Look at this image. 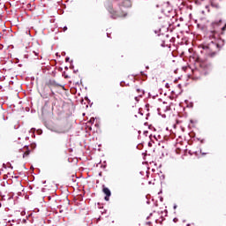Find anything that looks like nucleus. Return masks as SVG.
Listing matches in <instances>:
<instances>
[{
	"mask_svg": "<svg viewBox=\"0 0 226 226\" xmlns=\"http://www.w3.org/2000/svg\"><path fill=\"white\" fill-rule=\"evenodd\" d=\"M105 8L111 15V19H119V17H126V13L123 8H132V1L130 0H114L107 1Z\"/></svg>",
	"mask_w": 226,
	"mask_h": 226,
	"instance_id": "obj_1",
	"label": "nucleus"
},
{
	"mask_svg": "<svg viewBox=\"0 0 226 226\" xmlns=\"http://www.w3.org/2000/svg\"><path fill=\"white\" fill-rule=\"evenodd\" d=\"M166 87H169V83L166 84Z\"/></svg>",
	"mask_w": 226,
	"mask_h": 226,
	"instance_id": "obj_22",
	"label": "nucleus"
},
{
	"mask_svg": "<svg viewBox=\"0 0 226 226\" xmlns=\"http://www.w3.org/2000/svg\"><path fill=\"white\" fill-rule=\"evenodd\" d=\"M136 92L138 93V96L135 97L136 102H139L140 98H142V95L144 94V91L140 88H137Z\"/></svg>",
	"mask_w": 226,
	"mask_h": 226,
	"instance_id": "obj_8",
	"label": "nucleus"
},
{
	"mask_svg": "<svg viewBox=\"0 0 226 226\" xmlns=\"http://www.w3.org/2000/svg\"><path fill=\"white\" fill-rule=\"evenodd\" d=\"M189 52H192V49H189Z\"/></svg>",
	"mask_w": 226,
	"mask_h": 226,
	"instance_id": "obj_25",
	"label": "nucleus"
},
{
	"mask_svg": "<svg viewBox=\"0 0 226 226\" xmlns=\"http://www.w3.org/2000/svg\"><path fill=\"white\" fill-rule=\"evenodd\" d=\"M177 87H178V89H181V84H178Z\"/></svg>",
	"mask_w": 226,
	"mask_h": 226,
	"instance_id": "obj_15",
	"label": "nucleus"
},
{
	"mask_svg": "<svg viewBox=\"0 0 226 226\" xmlns=\"http://www.w3.org/2000/svg\"><path fill=\"white\" fill-rule=\"evenodd\" d=\"M177 207V206L175 205V206H174V209H176Z\"/></svg>",
	"mask_w": 226,
	"mask_h": 226,
	"instance_id": "obj_24",
	"label": "nucleus"
},
{
	"mask_svg": "<svg viewBox=\"0 0 226 226\" xmlns=\"http://www.w3.org/2000/svg\"><path fill=\"white\" fill-rule=\"evenodd\" d=\"M67 30H68V27L64 26V31H67Z\"/></svg>",
	"mask_w": 226,
	"mask_h": 226,
	"instance_id": "obj_16",
	"label": "nucleus"
},
{
	"mask_svg": "<svg viewBox=\"0 0 226 226\" xmlns=\"http://www.w3.org/2000/svg\"><path fill=\"white\" fill-rule=\"evenodd\" d=\"M218 1L220 0H210L211 6H213V8H218L219 7Z\"/></svg>",
	"mask_w": 226,
	"mask_h": 226,
	"instance_id": "obj_9",
	"label": "nucleus"
},
{
	"mask_svg": "<svg viewBox=\"0 0 226 226\" xmlns=\"http://www.w3.org/2000/svg\"><path fill=\"white\" fill-rule=\"evenodd\" d=\"M156 223H160V221L158 219H155Z\"/></svg>",
	"mask_w": 226,
	"mask_h": 226,
	"instance_id": "obj_18",
	"label": "nucleus"
},
{
	"mask_svg": "<svg viewBox=\"0 0 226 226\" xmlns=\"http://www.w3.org/2000/svg\"><path fill=\"white\" fill-rule=\"evenodd\" d=\"M211 26L215 30L211 31L208 36L210 40H214L212 41V43H214L215 41L218 38V32H217L218 29H222V31H225L226 24L222 27V19H219L212 22Z\"/></svg>",
	"mask_w": 226,
	"mask_h": 226,
	"instance_id": "obj_3",
	"label": "nucleus"
},
{
	"mask_svg": "<svg viewBox=\"0 0 226 226\" xmlns=\"http://www.w3.org/2000/svg\"><path fill=\"white\" fill-rule=\"evenodd\" d=\"M173 222H175V223H176V222H177V218H175V219L173 220Z\"/></svg>",
	"mask_w": 226,
	"mask_h": 226,
	"instance_id": "obj_21",
	"label": "nucleus"
},
{
	"mask_svg": "<svg viewBox=\"0 0 226 226\" xmlns=\"http://www.w3.org/2000/svg\"><path fill=\"white\" fill-rule=\"evenodd\" d=\"M215 56V53L210 54V57H213Z\"/></svg>",
	"mask_w": 226,
	"mask_h": 226,
	"instance_id": "obj_19",
	"label": "nucleus"
},
{
	"mask_svg": "<svg viewBox=\"0 0 226 226\" xmlns=\"http://www.w3.org/2000/svg\"><path fill=\"white\" fill-rule=\"evenodd\" d=\"M146 225L153 226V223H152L151 222H147L146 223Z\"/></svg>",
	"mask_w": 226,
	"mask_h": 226,
	"instance_id": "obj_12",
	"label": "nucleus"
},
{
	"mask_svg": "<svg viewBox=\"0 0 226 226\" xmlns=\"http://www.w3.org/2000/svg\"><path fill=\"white\" fill-rule=\"evenodd\" d=\"M202 1L204 0H196V4H201Z\"/></svg>",
	"mask_w": 226,
	"mask_h": 226,
	"instance_id": "obj_11",
	"label": "nucleus"
},
{
	"mask_svg": "<svg viewBox=\"0 0 226 226\" xmlns=\"http://www.w3.org/2000/svg\"><path fill=\"white\" fill-rule=\"evenodd\" d=\"M206 8H209V6L207 5Z\"/></svg>",
	"mask_w": 226,
	"mask_h": 226,
	"instance_id": "obj_27",
	"label": "nucleus"
},
{
	"mask_svg": "<svg viewBox=\"0 0 226 226\" xmlns=\"http://www.w3.org/2000/svg\"><path fill=\"white\" fill-rule=\"evenodd\" d=\"M175 153L177 154H183V153H185V151H186V147L181 143H177L175 145Z\"/></svg>",
	"mask_w": 226,
	"mask_h": 226,
	"instance_id": "obj_4",
	"label": "nucleus"
},
{
	"mask_svg": "<svg viewBox=\"0 0 226 226\" xmlns=\"http://www.w3.org/2000/svg\"><path fill=\"white\" fill-rule=\"evenodd\" d=\"M172 11V6H170V4H169V3L168 4H165L164 5H163V8H162V12H163V14L164 15H169V13H170Z\"/></svg>",
	"mask_w": 226,
	"mask_h": 226,
	"instance_id": "obj_6",
	"label": "nucleus"
},
{
	"mask_svg": "<svg viewBox=\"0 0 226 226\" xmlns=\"http://www.w3.org/2000/svg\"><path fill=\"white\" fill-rule=\"evenodd\" d=\"M150 217H151V216H148V217H147V220H149Z\"/></svg>",
	"mask_w": 226,
	"mask_h": 226,
	"instance_id": "obj_26",
	"label": "nucleus"
},
{
	"mask_svg": "<svg viewBox=\"0 0 226 226\" xmlns=\"http://www.w3.org/2000/svg\"><path fill=\"white\" fill-rule=\"evenodd\" d=\"M167 110H169V106H167L165 102L157 109L159 116H162V117H165V114H163V112H167Z\"/></svg>",
	"mask_w": 226,
	"mask_h": 226,
	"instance_id": "obj_5",
	"label": "nucleus"
},
{
	"mask_svg": "<svg viewBox=\"0 0 226 226\" xmlns=\"http://www.w3.org/2000/svg\"><path fill=\"white\" fill-rule=\"evenodd\" d=\"M34 56H38V52L34 51Z\"/></svg>",
	"mask_w": 226,
	"mask_h": 226,
	"instance_id": "obj_17",
	"label": "nucleus"
},
{
	"mask_svg": "<svg viewBox=\"0 0 226 226\" xmlns=\"http://www.w3.org/2000/svg\"><path fill=\"white\" fill-rule=\"evenodd\" d=\"M150 216H153V214H150Z\"/></svg>",
	"mask_w": 226,
	"mask_h": 226,
	"instance_id": "obj_28",
	"label": "nucleus"
},
{
	"mask_svg": "<svg viewBox=\"0 0 226 226\" xmlns=\"http://www.w3.org/2000/svg\"><path fill=\"white\" fill-rule=\"evenodd\" d=\"M26 156H29V150H26V151L23 154V158H26Z\"/></svg>",
	"mask_w": 226,
	"mask_h": 226,
	"instance_id": "obj_10",
	"label": "nucleus"
},
{
	"mask_svg": "<svg viewBox=\"0 0 226 226\" xmlns=\"http://www.w3.org/2000/svg\"><path fill=\"white\" fill-rule=\"evenodd\" d=\"M189 61L192 64H196V63H198L200 68L202 70V72H204L205 75L207 73V72H211V63H209L207 60H200L197 53H192V55L189 56Z\"/></svg>",
	"mask_w": 226,
	"mask_h": 226,
	"instance_id": "obj_2",
	"label": "nucleus"
},
{
	"mask_svg": "<svg viewBox=\"0 0 226 226\" xmlns=\"http://www.w3.org/2000/svg\"><path fill=\"white\" fill-rule=\"evenodd\" d=\"M26 215V211L21 212V216H24Z\"/></svg>",
	"mask_w": 226,
	"mask_h": 226,
	"instance_id": "obj_13",
	"label": "nucleus"
},
{
	"mask_svg": "<svg viewBox=\"0 0 226 226\" xmlns=\"http://www.w3.org/2000/svg\"><path fill=\"white\" fill-rule=\"evenodd\" d=\"M183 70H185V71L188 70V67H183Z\"/></svg>",
	"mask_w": 226,
	"mask_h": 226,
	"instance_id": "obj_20",
	"label": "nucleus"
},
{
	"mask_svg": "<svg viewBox=\"0 0 226 226\" xmlns=\"http://www.w3.org/2000/svg\"><path fill=\"white\" fill-rule=\"evenodd\" d=\"M100 220H102V217L97 218L96 222L98 223V222H100Z\"/></svg>",
	"mask_w": 226,
	"mask_h": 226,
	"instance_id": "obj_14",
	"label": "nucleus"
},
{
	"mask_svg": "<svg viewBox=\"0 0 226 226\" xmlns=\"http://www.w3.org/2000/svg\"><path fill=\"white\" fill-rule=\"evenodd\" d=\"M90 121H94V118H91Z\"/></svg>",
	"mask_w": 226,
	"mask_h": 226,
	"instance_id": "obj_23",
	"label": "nucleus"
},
{
	"mask_svg": "<svg viewBox=\"0 0 226 226\" xmlns=\"http://www.w3.org/2000/svg\"><path fill=\"white\" fill-rule=\"evenodd\" d=\"M102 192H103L104 194H106V196L104 197V200L109 201V198H110V195H112V193L110 192V189L107 188V187H104L102 189Z\"/></svg>",
	"mask_w": 226,
	"mask_h": 226,
	"instance_id": "obj_7",
	"label": "nucleus"
}]
</instances>
